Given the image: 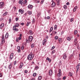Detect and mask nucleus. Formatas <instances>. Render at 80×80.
Returning <instances> with one entry per match:
<instances>
[{
  "label": "nucleus",
  "mask_w": 80,
  "mask_h": 80,
  "mask_svg": "<svg viewBox=\"0 0 80 80\" xmlns=\"http://www.w3.org/2000/svg\"><path fill=\"white\" fill-rule=\"evenodd\" d=\"M28 72V71H27V70H25V73H27Z\"/></svg>",
  "instance_id": "obj_56"
},
{
  "label": "nucleus",
  "mask_w": 80,
  "mask_h": 80,
  "mask_svg": "<svg viewBox=\"0 0 80 80\" xmlns=\"http://www.w3.org/2000/svg\"><path fill=\"white\" fill-rule=\"evenodd\" d=\"M12 67H13V66L12 65V64H11L8 66V68H9L10 70L12 68Z\"/></svg>",
  "instance_id": "obj_16"
},
{
  "label": "nucleus",
  "mask_w": 80,
  "mask_h": 80,
  "mask_svg": "<svg viewBox=\"0 0 80 80\" xmlns=\"http://www.w3.org/2000/svg\"><path fill=\"white\" fill-rule=\"evenodd\" d=\"M50 18V16H48L47 17V19H48V20H49Z\"/></svg>",
  "instance_id": "obj_51"
},
{
  "label": "nucleus",
  "mask_w": 80,
  "mask_h": 80,
  "mask_svg": "<svg viewBox=\"0 0 80 80\" xmlns=\"http://www.w3.org/2000/svg\"><path fill=\"white\" fill-rule=\"evenodd\" d=\"M13 9L14 12H15V11L16 10V7H15V6H14L13 7Z\"/></svg>",
  "instance_id": "obj_39"
},
{
  "label": "nucleus",
  "mask_w": 80,
  "mask_h": 80,
  "mask_svg": "<svg viewBox=\"0 0 80 80\" xmlns=\"http://www.w3.org/2000/svg\"><path fill=\"white\" fill-rule=\"evenodd\" d=\"M18 39L19 40H21V39H22V38H21V37H19L18 38Z\"/></svg>",
  "instance_id": "obj_62"
},
{
  "label": "nucleus",
  "mask_w": 80,
  "mask_h": 80,
  "mask_svg": "<svg viewBox=\"0 0 80 80\" xmlns=\"http://www.w3.org/2000/svg\"><path fill=\"white\" fill-rule=\"evenodd\" d=\"M4 27V23H2L0 25V28L1 29Z\"/></svg>",
  "instance_id": "obj_17"
},
{
  "label": "nucleus",
  "mask_w": 80,
  "mask_h": 80,
  "mask_svg": "<svg viewBox=\"0 0 80 80\" xmlns=\"http://www.w3.org/2000/svg\"><path fill=\"white\" fill-rule=\"evenodd\" d=\"M3 18H1L0 19V21H2V20H3Z\"/></svg>",
  "instance_id": "obj_61"
},
{
  "label": "nucleus",
  "mask_w": 80,
  "mask_h": 80,
  "mask_svg": "<svg viewBox=\"0 0 80 80\" xmlns=\"http://www.w3.org/2000/svg\"><path fill=\"white\" fill-rule=\"evenodd\" d=\"M53 74V71L51 69H50L49 72V75L50 76H52Z\"/></svg>",
  "instance_id": "obj_5"
},
{
  "label": "nucleus",
  "mask_w": 80,
  "mask_h": 80,
  "mask_svg": "<svg viewBox=\"0 0 80 80\" xmlns=\"http://www.w3.org/2000/svg\"><path fill=\"white\" fill-rule=\"evenodd\" d=\"M26 42H27V43H29V41H28V39H26Z\"/></svg>",
  "instance_id": "obj_48"
},
{
  "label": "nucleus",
  "mask_w": 80,
  "mask_h": 80,
  "mask_svg": "<svg viewBox=\"0 0 80 80\" xmlns=\"http://www.w3.org/2000/svg\"><path fill=\"white\" fill-rule=\"evenodd\" d=\"M53 27H51L49 30L50 33V32H52V30H53Z\"/></svg>",
  "instance_id": "obj_27"
},
{
  "label": "nucleus",
  "mask_w": 80,
  "mask_h": 80,
  "mask_svg": "<svg viewBox=\"0 0 80 80\" xmlns=\"http://www.w3.org/2000/svg\"><path fill=\"white\" fill-rule=\"evenodd\" d=\"M12 14H14V13H15V11H13V10H12Z\"/></svg>",
  "instance_id": "obj_53"
},
{
  "label": "nucleus",
  "mask_w": 80,
  "mask_h": 80,
  "mask_svg": "<svg viewBox=\"0 0 80 80\" xmlns=\"http://www.w3.org/2000/svg\"><path fill=\"white\" fill-rule=\"evenodd\" d=\"M66 78V77H65V76H64V77H63V80H65Z\"/></svg>",
  "instance_id": "obj_52"
},
{
  "label": "nucleus",
  "mask_w": 80,
  "mask_h": 80,
  "mask_svg": "<svg viewBox=\"0 0 80 80\" xmlns=\"http://www.w3.org/2000/svg\"><path fill=\"white\" fill-rule=\"evenodd\" d=\"M54 38L55 40H57L58 39V37L57 36H56Z\"/></svg>",
  "instance_id": "obj_41"
},
{
  "label": "nucleus",
  "mask_w": 80,
  "mask_h": 80,
  "mask_svg": "<svg viewBox=\"0 0 80 80\" xmlns=\"http://www.w3.org/2000/svg\"><path fill=\"white\" fill-rule=\"evenodd\" d=\"M41 79H42V76H40L38 77V80H41Z\"/></svg>",
  "instance_id": "obj_30"
},
{
  "label": "nucleus",
  "mask_w": 80,
  "mask_h": 80,
  "mask_svg": "<svg viewBox=\"0 0 80 80\" xmlns=\"http://www.w3.org/2000/svg\"><path fill=\"white\" fill-rule=\"evenodd\" d=\"M73 18H71L70 19V22H73Z\"/></svg>",
  "instance_id": "obj_43"
},
{
  "label": "nucleus",
  "mask_w": 80,
  "mask_h": 80,
  "mask_svg": "<svg viewBox=\"0 0 80 80\" xmlns=\"http://www.w3.org/2000/svg\"><path fill=\"white\" fill-rule=\"evenodd\" d=\"M13 30H15L16 32H18V29L16 28L15 26H13Z\"/></svg>",
  "instance_id": "obj_15"
},
{
  "label": "nucleus",
  "mask_w": 80,
  "mask_h": 80,
  "mask_svg": "<svg viewBox=\"0 0 80 80\" xmlns=\"http://www.w3.org/2000/svg\"><path fill=\"white\" fill-rule=\"evenodd\" d=\"M46 60H48L49 62H51V60L48 57H47L46 59Z\"/></svg>",
  "instance_id": "obj_22"
},
{
  "label": "nucleus",
  "mask_w": 80,
  "mask_h": 80,
  "mask_svg": "<svg viewBox=\"0 0 80 80\" xmlns=\"http://www.w3.org/2000/svg\"><path fill=\"white\" fill-rule=\"evenodd\" d=\"M77 40V38H75L74 39V42H75L76 43H77V42H76Z\"/></svg>",
  "instance_id": "obj_42"
},
{
  "label": "nucleus",
  "mask_w": 80,
  "mask_h": 80,
  "mask_svg": "<svg viewBox=\"0 0 80 80\" xmlns=\"http://www.w3.org/2000/svg\"><path fill=\"white\" fill-rule=\"evenodd\" d=\"M5 37L6 38H8V33H7L6 34Z\"/></svg>",
  "instance_id": "obj_25"
},
{
  "label": "nucleus",
  "mask_w": 80,
  "mask_h": 80,
  "mask_svg": "<svg viewBox=\"0 0 80 80\" xmlns=\"http://www.w3.org/2000/svg\"><path fill=\"white\" fill-rule=\"evenodd\" d=\"M55 48V46H53V47L52 48L51 50H53V49H54V48Z\"/></svg>",
  "instance_id": "obj_46"
},
{
  "label": "nucleus",
  "mask_w": 80,
  "mask_h": 80,
  "mask_svg": "<svg viewBox=\"0 0 80 80\" xmlns=\"http://www.w3.org/2000/svg\"><path fill=\"white\" fill-rule=\"evenodd\" d=\"M55 50H53L52 51V53H55Z\"/></svg>",
  "instance_id": "obj_57"
},
{
  "label": "nucleus",
  "mask_w": 80,
  "mask_h": 80,
  "mask_svg": "<svg viewBox=\"0 0 80 80\" xmlns=\"http://www.w3.org/2000/svg\"><path fill=\"white\" fill-rule=\"evenodd\" d=\"M47 41V40L46 39H44V40L42 41V45H45V44L46 43V42Z\"/></svg>",
  "instance_id": "obj_11"
},
{
  "label": "nucleus",
  "mask_w": 80,
  "mask_h": 80,
  "mask_svg": "<svg viewBox=\"0 0 80 80\" xmlns=\"http://www.w3.org/2000/svg\"><path fill=\"white\" fill-rule=\"evenodd\" d=\"M24 48V46H22V47H21V50H23Z\"/></svg>",
  "instance_id": "obj_45"
},
{
  "label": "nucleus",
  "mask_w": 80,
  "mask_h": 80,
  "mask_svg": "<svg viewBox=\"0 0 80 80\" xmlns=\"http://www.w3.org/2000/svg\"><path fill=\"white\" fill-rule=\"evenodd\" d=\"M19 12H20L21 13L23 14L24 13V10L23 9H20L18 10Z\"/></svg>",
  "instance_id": "obj_7"
},
{
  "label": "nucleus",
  "mask_w": 80,
  "mask_h": 80,
  "mask_svg": "<svg viewBox=\"0 0 80 80\" xmlns=\"http://www.w3.org/2000/svg\"><path fill=\"white\" fill-rule=\"evenodd\" d=\"M59 73H61V69H59Z\"/></svg>",
  "instance_id": "obj_58"
},
{
  "label": "nucleus",
  "mask_w": 80,
  "mask_h": 80,
  "mask_svg": "<svg viewBox=\"0 0 80 80\" xmlns=\"http://www.w3.org/2000/svg\"><path fill=\"white\" fill-rule=\"evenodd\" d=\"M73 57V55L72 54H71L70 56L69 57V58H72V57Z\"/></svg>",
  "instance_id": "obj_36"
},
{
  "label": "nucleus",
  "mask_w": 80,
  "mask_h": 80,
  "mask_svg": "<svg viewBox=\"0 0 80 80\" xmlns=\"http://www.w3.org/2000/svg\"><path fill=\"white\" fill-rule=\"evenodd\" d=\"M74 35H77V33L78 32H77V30H76L74 31Z\"/></svg>",
  "instance_id": "obj_35"
},
{
  "label": "nucleus",
  "mask_w": 80,
  "mask_h": 80,
  "mask_svg": "<svg viewBox=\"0 0 80 80\" xmlns=\"http://www.w3.org/2000/svg\"><path fill=\"white\" fill-rule=\"evenodd\" d=\"M21 25H24V23H21Z\"/></svg>",
  "instance_id": "obj_63"
},
{
  "label": "nucleus",
  "mask_w": 80,
  "mask_h": 80,
  "mask_svg": "<svg viewBox=\"0 0 80 80\" xmlns=\"http://www.w3.org/2000/svg\"><path fill=\"white\" fill-rule=\"evenodd\" d=\"M27 23L26 24V26H27V27L28 26H29V25H30V24L31 23V22H27Z\"/></svg>",
  "instance_id": "obj_26"
},
{
  "label": "nucleus",
  "mask_w": 80,
  "mask_h": 80,
  "mask_svg": "<svg viewBox=\"0 0 80 80\" xmlns=\"http://www.w3.org/2000/svg\"><path fill=\"white\" fill-rule=\"evenodd\" d=\"M32 23H35V18H33L32 20Z\"/></svg>",
  "instance_id": "obj_44"
},
{
  "label": "nucleus",
  "mask_w": 80,
  "mask_h": 80,
  "mask_svg": "<svg viewBox=\"0 0 80 80\" xmlns=\"http://www.w3.org/2000/svg\"><path fill=\"white\" fill-rule=\"evenodd\" d=\"M69 75H70V77H72V75H73V74L72 72H69Z\"/></svg>",
  "instance_id": "obj_37"
},
{
  "label": "nucleus",
  "mask_w": 80,
  "mask_h": 80,
  "mask_svg": "<svg viewBox=\"0 0 80 80\" xmlns=\"http://www.w3.org/2000/svg\"><path fill=\"white\" fill-rule=\"evenodd\" d=\"M77 7H78L77 6H76L74 8V9H77Z\"/></svg>",
  "instance_id": "obj_59"
},
{
  "label": "nucleus",
  "mask_w": 80,
  "mask_h": 80,
  "mask_svg": "<svg viewBox=\"0 0 80 80\" xmlns=\"http://www.w3.org/2000/svg\"><path fill=\"white\" fill-rule=\"evenodd\" d=\"M18 3L19 4H21V5H23V0H20Z\"/></svg>",
  "instance_id": "obj_9"
},
{
  "label": "nucleus",
  "mask_w": 80,
  "mask_h": 80,
  "mask_svg": "<svg viewBox=\"0 0 80 80\" xmlns=\"http://www.w3.org/2000/svg\"><path fill=\"white\" fill-rule=\"evenodd\" d=\"M28 13L29 14V15H31L32 14V12L31 11H28Z\"/></svg>",
  "instance_id": "obj_18"
},
{
  "label": "nucleus",
  "mask_w": 80,
  "mask_h": 80,
  "mask_svg": "<svg viewBox=\"0 0 80 80\" xmlns=\"http://www.w3.org/2000/svg\"><path fill=\"white\" fill-rule=\"evenodd\" d=\"M56 2H57V5H59L60 3V0H56Z\"/></svg>",
  "instance_id": "obj_14"
},
{
  "label": "nucleus",
  "mask_w": 80,
  "mask_h": 80,
  "mask_svg": "<svg viewBox=\"0 0 80 80\" xmlns=\"http://www.w3.org/2000/svg\"><path fill=\"white\" fill-rule=\"evenodd\" d=\"M67 40H68V41H70L71 40V39H70V38L69 37H68L67 38Z\"/></svg>",
  "instance_id": "obj_34"
},
{
  "label": "nucleus",
  "mask_w": 80,
  "mask_h": 80,
  "mask_svg": "<svg viewBox=\"0 0 80 80\" xmlns=\"http://www.w3.org/2000/svg\"><path fill=\"white\" fill-rule=\"evenodd\" d=\"M36 75H37V74L35 73L33 74V77H35V76H36Z\"/></svg>",
  "instance_id": "obj_47"
},
{
  "label": "nucleus",
  "mask_w": 80,
  "mask_h": 80,
  "mask_svg": "<svg viewBox=\"0 0 80 80\" xmlns=\"http://www.w3.org/2000/svg\"><path fill=\"white\" fill-rule=\"evenodd\" d=\"M58 80H61V78H58Z\"/></svg>",
  "instance_id": "obj_64"
},
{
  "label": "nucleus",
  "mask_w": 80,
  "mask_h": 80,
  "mask_svg": "<svg viewBox=\"0 0 80 80\" xmlns=\"http://www.w3.org/2000/svg\"><path fill=\"white\" fill-rule=\"evenodd\" d=\"M23 63L22 62L21 63L19 68H22V67H23Z\"/></svg>",
  "instance_id": "obj_19"
},
{
  "label": "nucleus",
  "mask_w": 80,
  "mask_h": 80,
  "mask_svg": "<svg viewBox=\"0 0 80 80\" xmlns=\"http://www.w3.org/2000/svg\"><path fill=\"white\" fill-rule=\"evenodd\" d=\"M63 8L64 9H67V5H64L63 6Z\"/></svg>",
  "instance_id": "obj_31"
},
{
  "label": "nucleus",
  "mask_w": 80,
  "mask_h": 80,
  "mask_svg": "<svg viewBox=\"0 0 80 80\" xmlns=\"http://www.w3.org/2000/svg\"><path fill=\"white\" fill-rule=\"evenodd\" d=\"M80 63H78L76 67V73L78 72V71H79L80 70Z\"/></svg>",
  "instance_id": "obj_3"
},
{
  "label": "nucleus",
  "mask_w": 80,
  "mask_h": 80,
  "mask_svg": "<svg viewBox=\"0 0 80 80\" xmlns=\"http://www.w3.org/2000/svg\"><path fill=\"white\" fill-rule=\"evenodd\" d=\"M34 45H35V44H34V43H32V44H31V47L32 48H33V47H34Z\"/></svg>",
  "instance_id": "obj_38"
},
{
  "label": "nucleus",
  "mask_w": 80,
  "mask_h": 80,
  "mask_svg": "<svg viewBox=\"0 0 80 80\" xmlns=\"http://www.w3.org/2000/svg\"><path fill=\"white\" fill-rule=\"evenodd\" d=\"M7 13H8V12H6L3 14V17H4V16H5V15H7Z\"/></svg>",
  "instance_id": "obj_24"
},
{
  "label": "nucleus",
  "mask_w": 80,
  "mask_h": 80,
  "mask_svg": "<svg viewBox=\"0 0 80 80\" xmlns=\"http://www.w3.org/2000/svg\"><path fill=\"white\" fill-rule=\"evenodd\" d=\"M9 21L8 23L9 24H10V23H11V22H12V18H10L9 19Z\"/></svg>",
  "instance_id": "obj_23"
},
{
  "label": "nucleus",
  "mask_w": 80,
  "mask_h": 80,
  "mask_svg": "<svg viewBox=\"0 0 80 80\" xmlns=\"http://www.w3.org/2000/svg\"><path fill=\"white\" fill-rule=\"evenodd\" d=\"M29 32L30 35H32V30H30Z\"/></svg>",
  "instance_id": "obj_33"
},
{
  "label": "nucleus",
  "mask_w": 80,
  "mask_h": 80,
  "mask_svg": "<svg viewBox=\"0 0 80 80\" xmlns=\"http://www.w3.org/2000/svg\"><path fill=\"white\" fill-rule=\"evenodd\" d=\"M28 39L30 42H32V40H33V37L31 36H30L29 37Z\"/></svg>",
  "instance_id": "obj_8"
},
{
  "label": "nucleus",
  "mask_w": 80,
  "mask_h": 80,
  "mask_svg": "<svg viewBox=\"0 0 80 80\" xmlns=\"http://www.w3.org/2000/svg\"><path fill=\"white\" fill-rule=\"evenodd\" d=\"M62 57L63 59H66V58H67V57L66 53H64Z\"/></svg>",
  "instance_id": "obj_6"
},
{
  "label": "nucleus",
  "mask_w": 80,
  "mask_h": 80,
  "mask_svg": "<svg viewBox=\"0 0 80 80\" xmlns=\"http://www.w3.org/2000/svg\"><path fill=\"white\" fill-rule=\"evenodd\" d=\"M17 48L18 49V50H20V47L19 46H18L17 47Z\"/></svg>",
  "instance_id": "obj_50"
},
{
  "label": "nucleus",
  "mask_w": 80,
  "mask_h": 80,
  "mask_svg": "<svg viewBox=\"0 0 80 80\" xmlns=\"http://www.w3.org/2000/svg\"><path fill=\"white\" fill-rule=\"evenodd\" d=\"M5 5V3L3 2H1L0 3V8H3L4 5Z\"/></svg>",
  "instance_id": "obj_4"
},
{
  "label": "nucleus",
  "mask_w": 80,
  "mask_h": 80,
  "mask_svg": "<svg viewBox=\"0 0 80 80\" xmlns=\"http://www.w3.org/2000/svg\"><path fill=\"white\" fill-rule=\"evenodd\" d=\"M16 63H17V61H15L14 62V65H16Z\"/></svg>",
  "instance_id": "obj_54"
},
{
  "label": "nucleus",
  "mask_w": 80,
  "mask_h": 80,
  "mask_svg": "<svg viewBox=\"0 0 80 80\" xmlns=\"http://www.w3.org/2000/svg\"><path fill=\"white\" fill-rule=\"evenodd\" d=\"M33 55L32 54H29L27 57L28 60H32V59H33Z\"/></svg>",
  "instance_id": "obj_1"
},
{
  "label": "nucleus",
  "mask_w": 80,
  "mask_h": 80,
  "mask_svg": "<svg viewBox=\"0 0 80 80\" xmlns=\"http://www.w3.org/2000/svg\"><path fill=\"white\" fill-rule=\"evenodd\" d=\"M61 73H58L57 74L58 77H61Z\"/></svg>",
  "instance_id": "obj_32"
},
{
  "label": "nucleus",
  "mask_w": 80,
  "mask_h": 80,
  "mask_svg": "<svg viewBox=\"0 0 80 80\" xmlns=\"http://www.w3.org/2000/svg\"><path fill=\"white\" fill-rule=\"evenodd\" d=\"M58 41L59 43H62V39L61 38H59L58 39Z\"/></svg>",
  "instance_id": "obj_21"
},
{
  "label": "nucleus",
  "mask_w": 80,
  "mask_h": 80,
  "mask_svg": "<svg viewBox=\"0 0 80 80\" xmlns=\"http://www.w3.org/2000/svg\"><path fill=\"white\" fill-rule=\"evenodd\" d=\"M44 2V0H41V4H43V2Z\"/></svg>",
  "instance_id": "obj_40"
},
{
  "label": "nucleus",
  "mask_w": 80,
  "mask_h": 80,
  "mask_svg": "<svg viewBox=\"0 0 80 80\" xmlns=\"http://www.w3.org/2000/svg\"><path fill=\"white\" fill-rule=\"evenodd\" d=\"M55 5H56L55 2H53L51 4V6L52 8H54V7H55Z\"/></svg>",
  "instance_id": "obj_10"
},
{
  "label": "nucleus",
  "mask_w": 80,
  "mask_h": 80,
  "mask_svg": "<svg viewBox=\"0 0 80 80\" xmlns=\"http://www.w3.org/2000/svg\"><path fill=\"white\" fill-rule=\"evenodd\" d=\"M5 42V38H4V35H2V41L0 44V46H2L3 43H4Z\"/></svg>",
  "instance_id": "obj_2"
},
{
  "label": "nucleus",
  "mask_w": 80,
  "mask_h": 80,
  "mask_svg": "<svg viewBox=\"0 0 80 80\" xmlns=\"http://www.w3.org/2000/svg\"><path fill=\"white\" fill-rule=\"evenodd\" d=\"M15 20H16V21H17L18 20V18H16Z\"/></svg>",
  "instance_id": "obj_55"
},
{
  "label": "nucleus",
  "mask_w": 80,
  "mask_h": 80,
  "mask_svg": "<svg viewBox=\"0 0 80 80\" xmlns=\"http://www.w3.org/2000/svg\"><path fill=\"white\" fill-rule=\"evenodd\" d=\"M57 25H55L54 27V30H57Z\"/></svg>",
  "instance_id": "obj_28"
},
{
  "label": "nucleus",
  "mask_w": 80,
  "mask_h": 80,
  "mask_svg": "<svg viewBox=\"0 0 80 80\" xmlns=\"http://www.w3.org/2000/svg\"><path fill=\"white\" fill-rule=\"evenodd\" d=\"M26 16H27V13H26L25 14H24L23 15V16L24 17H26Z\"/></svg>",
  "instance_id": "obj_49"
},
{
  "label": "nucleus",
  "mask_w": 80,
  "mask_h": 80,
  "mask_svg": "<svg viewBox=\"0 0 80 80\" xmlns=\"http://www.w3.org/2000/svg\"><path fill=\"white\" fill-rule=\"evenodd\" d=\"M13 57V53H12L10 55L9 58L10 60H12Z\"/></svg>",
  "instance_id": "obj_13"
},
{
  "label": "nucleus",
  "mask_w": 80,
  "mask_h": 80,
  "mask_svg": "<svg viewBox=\"0 0 80 80\" xmlns=\"http://www.w3.org/2000/svg\"><path fill=\"white\" fill-rule=\"evenodd\" d=\"M32 7H33V6H32V5H29L28 6V8L29 9H30V10H32Z\"/></svg>",
  "instance_id": "obj_12"
},
{
  "label": "nucleus",
  "mask_w": 80,
  "mask_h": 80,
  "mask_svg": "<svg viewBox=\"0 0 80 80\" xmlns=\"http://www.w3.org/2000/svg\"><path fill=\"white\" fill-rule=\"evenodd\" d=\"M2 77V73H0V77Z\"/></svg>",
  "instance_id": "obj_60"
},
{
  "label": "nucleus",
  "mask_w": 80,
  "mask_h": 80,
  "mask_svg": "<svg viewBox=\"0 0 80 80\" xmlns=\"http://www.w3.org/2000/svg\"><path fill=\"white\" fill-rule=\"evenodd\" d=\"M19 26V24L18 23H16L15 26H14L13 27H18Z\"/></svg>",
  "instance_id": "obj_29"
},
{
  "label": "nucleus",
  "mask_w": 80,
  "mask_h": 80,
  "mask_svg": "<svg viewBox=\"0 0 80 80\" xmlns=\"http://www.w3.org/2000/svg\"><path fill=\"white\" fill-rule=\"evenodd\" d=\"M27 4V0H24L23 1V5H25V4Z\"/></svg>",
  "instance_id": "obj_20"
}]
</instances>
